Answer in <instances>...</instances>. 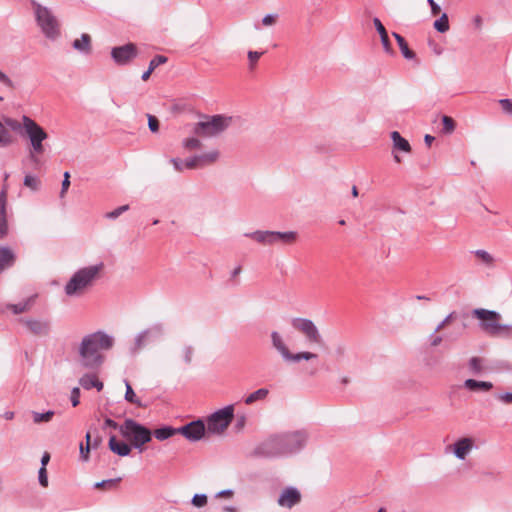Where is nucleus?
<instances>
[{"label":"nucleus","mask_w":512,"mask_h":512,"mask_svg":"<svg viewBox=\"0 0 512 512\" xmlns=\"http://www.w3.org/2000/svg\"><path fill=\"white\" fill-rule=\"evenodd\" d=\"M271 340L273 347L281 354L285 361H288L291 352L286 346L281 335L278 332L274 331L271 333Z\"/></svg>","instance_id":"18"},{"label":"nucleus","mask_w":512,"mask_h":512,"mask_svg":"<svg viewBox=\"0 0 512 512\" xmlns=\"http://www.w3.org/2000/svg\"><path fill=\"white\" fill-rule=\"evenodd\" d=\"M120 480H121L120 478L102 480L100 482H96L94 484V487L96 489L103 488L105 490H114L117 488Z\"/></svg>","instance_id":"30"},{"label":"nucleus","mask_w":512,"mask_h":512,"mask_svg":"<svg viewBox=\"0 0 512 512\" xmlns=\"http://www.w3.org/2000/svg\"><path fill=\"white\" fill-rule=\"evenodd\" d=\"M191 503L198 508L204 507L207 504L206 494H195L191 500Z\"/></svg>","instance_id":"42"},{"label":"nucleus","mask_w":512,"mask_h":512,"mask_svg":"<svg viewBox=\"0 0 512 512\" xmlns=\"http://www.w3.org/2000/svg\"><path fill=\"white\" fill-rule=\"evenodd\" d=\"M473 316L481 321V328L492 336L510 337L512 336V327L501 324V315L495 311L486 309H475Z\"/></svg>","instance_id":"4"},{"label":"nucleus","mask_w":512,"mask_h":512,"mask_svg":"<svg viewBox=\"0 0 512 512\" xmlns=\"http://www.w3.org/2000/svg\"><path fill=\"white\" fill-rule=\"evenodd\" d=\"M475 444V441L471 437H463L460 438L456 443H454L452 448H472Z\"/></svg>","instance_id":"37"},{"label":"nucleus","mask_w":512,"mask_h":512,"mask_svg":"<svg viewBox=\"0 0 512 512\" xmlns=\"http://www.w3.org/2000/svg\"><path fill=\"white\" fill-rule=\"evenodd\" d=\"M109 448H129L126 444H119L115 436H111L109 439Z\"/></svg>","instance_id":"56"},{"label":"nucleus","mask_w":512,"mask_h":512,"mask_svg":"<svg viewBox=\"0 0 512 512\" xmlns=\"http://www.w3.org/2000/svg\"><path fill=\"white\" fill-rule=\"evenodd\" d=\"M498 399L506 404H512V393H504L498 396Z\"/></svg>","instance_id":"59"},{"label":"nucleus","mask_w":512,"mask_h":512,"mask_svg":"<svg viewBox=\"0 0 512 512\" xmlns=\"http://www.w3.org/2000/svg\"><path fill=\"white\" fill-rule=\"evenodd\" d=\"M111 56L117 64H127L137 56V47L133 43H128L126 45L119 47H114L111 51Z\"/></svg>","instance_id":"12"},{"label":"nucleus","mask_w":512,"mask_h":512,"mask_svg":"<svg viewBox=\"0 0 512 512\" xmlns=\"http://www.w3.org/2000/svg\"><path fill=\"white\" fill-rule=\"evenodd\" d=\"M80 451V460L86 462L90 458L91 450H79Z\"/></svg>","instance_id":"62"},{"label":"nucleus","mask_w":512,"mask_h":512,"mask_svg":"<svg viewBox=\"0 0 512 512\" xmlns=\"http://www.w3.org/2000/svg\"><path fill=\"white\" fill-rule=\"evenodd\" d=\"M0 82L10 89H14L13 81L0 70Z\"/></svg>","instance_id":"53"},{"label":"nucleus","mask_w":512,"mask_h":512,"mask_svg":"<svg viewBox=\"0 0 512 512\" xmlns=\"http://www.w3.org/2000/svg\"><path fill=\"white\" fill-rule=\"evenodd\" d=\"M80 390L78 387L73 388L71 392V402L73 407H76L79 404Z\"/></svg>","instance_id":"54"},{"label":"nucleus","mask_w":512,"mask_h":512,"mask_svg":"<svg viewBox=\"0 0 512 512\" xmlns=\"http://www.w3.org/2000/svg\"><path fill=\"white\" fill-rule=\"evenodd\" d=\"M122 435L134 446L140 447L151 440V431L134 420L128 419L120 427Z\"/></svg>","instance_id":"9"},{"label":"nucleus","mask_w":512,"mask_h":512,"mask_svg":"<svg viewBox=\"0 0 512 512\" xmlns=\"http://www.w3.org/2000/svg\"><path fill=\"white\" fill-rule=\"evenodd\" d=\"M14 142V136L0 120V147L10 146Z\"/></svg>","instance_id":"23"},{"label":"nucleus","mask_w":512,"mask_h":512,"mask_svg":"<svg viewBox=\"0 0 512 512\" xmlns=\"http://www.w3.org/2000/svg\"><path fill=\"white\" fill-rule=\"evenodd\" d=\"M183 146L187 150H195V149H200L202 146V143L199 139L192 137V138L185 139L183 142Z\"/></svg>","instance_id":"38"},{"label":"nucleus","mask_w":512,"mask_h":512,"mask_svg":"<svg viewBox=\"0 0 512 512\" xmlns=\"http://www.w3.org/2000/svg\"><path fill=\"white\" fill-rule=\"evenodd\" d=\"M473 23H474L475 28H476L477 30H479V31H480V30H482V27H483V19H482V17H481L480 15H477V16H475V17H474V19H473Z\"/></svg>","instance_id":"60"},{"label":"nucleus","mask_w":512,"mask_h":512,"mask_svg":"<svg viewBox=\"0 0 512 512\" xmlns=\"http://www.w3.org/2000/svg\"><path fill=\"white\" fill-rule=\"evenodd\" d=\"M264 52H258V51H249L248 52V60H249V68L253 70L260 59V57L263 55Z\"/></svg>","instance_id":"40"},{"label":"nucleus","mask_w":512,"mask_h":512,"mask_svg":"<svg viewBox=\"0 0 512 512\" xmlns=\"http://www.w3.org/2000/svg\"><path fill=\"white\" fill-rule=\"evenodd\" d=\"M469 369L473 374H480L487 369L485 360L480 357H472L469 360Z\"/></svg>","instance_id":"27"},{"label":"nucleus","mask_w":512,"mask_h":512,"mask_svg":"<svg viewBox=\"0 0 512 512\" xmlns=\"http://www.w3.org/2000/svg\"><path fill=\"white\" fill-rule=\"evenodd\" d=\"M452 318H453V314H450L448 315L436 328V332H439L441 331L442 329H444L447 325L450 324V322L452 321Z\"/></svg>","instance_id":"57"},{"label":"nucleus","mask_w":512,"mask_h":512,"mask_svg":"<svg viewBox=\"0 0 512 512\" xmlns=\"http://www.w3.org/2000/svg\"><path fill=\"white\" fill-rule=\"evenodd\" d=\"M73 47L83 53L89 54L91 52V37L89 34H82L81 38L74 40Z\"/></svg>","instance_id":"22"},{"label":"nucleus","mask_w":512,"mask_h":512,"mask_svg":"<svg viewBox=\"0 0 512 512\" xmlns=\"http://www.w3.org/2000/svg\"><path fill=\"white\" fill-rule=\"evenodd\" d=\"M128 209H129L128 205L120 206V207L116 208L115 210L106 213V218L116 219L117 217H119L122 213H124Z\"/></svg>","instance_id":"44"},{"label":"nucleus","mask_w":512,"mask_h":512,"mask_svg":"<svg viewBox=\"0 0 512 512\" xmlns=\"http://www.w3.org/2000/svg\"><path fill=\"white\" fill-rule=\"evenodd\" d=\"M96 379L97 376L95 374H85L80 378L79 382L84 389L89 390L94 387Z\"/></svg>","instance_id":"36"},{"label":"nucleus","mask_w":512,"mask_h":512,"mask_svg":"<svg viewBox=\"0 0 512 512\" xmlns=\"http://www.w3.org/2000/svg\"><path fill=\"white\" fill-rule=\"evenodd\" d=\"M168 58L163 55L155 56L149 63L150 71H154L159 65L165 64Z\"/></svg>","instance_id":"43"},{"label":"nucleus","mask_w":512,"mask_h":512,"mask_svg":"<svg viewBox=\"0 0 512 512\" xmlns=\"http://www.w3.org/2000/svg\"><path fill=\"white\" fill-rule=\"evenodd\" d=\"M193 353H194V350H193V348L191 346H183L180 349L179 357L182 359V361L186 365H189L192 362Z\"/></svg>","instance_id":"35"},{"label":"nucleus","mask_w":512,"mask_h":512,"mask_svg":"<svg viewBox=\"0 0 512 512\" xmlns=\"http://www.w3.org/2000/svg\"><path fill=\"white\" fill-rule=\"evenodd\" d=\"M34 13L42 33L49 39L55 40L61 34L60 23L50 9L33 2Z\"/></svg>","instance_id":"6"},{"label":"nucleus","mask_w":512,"mask_h":512,"mask_svg":"<svg viewBox=\"0 0 512 512\" xmlns=\"http://www.w3.org/2000/svg\"><path fill=\"white\" fill-rule=\"evenodd\" d=\"M178 434L177 428L163 427L154 431V436L158 440H165Z\"/></svg>","instance_id":"29"},{"label":"nucleus","mask_w":512,"mask_h":512,"mask_svg":"<svg viewBox=\"0 0 512 512\" xmlns=\"http://www.w3.org/2000/svg\"><path fill=\"white\" fill-rule=\"evenodd\" d=\"M317 358V354L311 352H299V353H291L288 361L289 362H299L301 360H311Z\"/></svg>","instance_id":"34"},{"label":"nucleus","mask_w":512,"mask_h":512,"mask_svg":"<svg viewBox=\"0 0 512 512\" xmlns=\"http://www.w3.org/2000/svg\"><path fill=\"white\" fill-rule=\"evenodd\" d=\"M126 384V393H125V399L126 401L132 403V404H135L137 405L138 407H142V403L141 401L137 398L134 390L132 389L131 385L129 384V382H125Z\"/></svg>","instance_id":"33"},{"label":"nucleus","mask_w":512,"mask_h":512,"mask_svg":"<svg viewBox=\"0 0 512 512\" xmlns=\"http://www.w3.org/2000/svg\"><path fill=\"white\" fill-rule=\"evenodd\" d=\"M50 461V454L48 452H45L41 457V467H45Z\"/></svg>","instance_id":"64"},{"label":"nucleus","mask_w":512,"mask_h":512,"mask_svg":"<svg viewBox=\"0 0 512 512\" xmlns=\"http://www.w3.org/2000/svg\"><path fill=\"white\" fill-rule=\"evenodd\" d=\"M434 28L440 33H445L450 29L449 20L446 13H443L441 17L434 22Z\"/></svg>","instance_id":"32"},{"label":"nucleus","mask_w":512,"mask_h":512,"mask_svg":"<svg viewBox=\"0 0 512 512\" xmlns=\"http://www.w3.org/2000/svg\"><path fill=\"white\" fill-rule=\"evenodd\" d=\"M177 431L178 434H181L190 441L209 439L207 435L205 422L202 419L192 421L180 428H177Z\"/></svg>","instance_id":"10"},{"label":"nucleus","mask_w":512,"mask_h":512,"mask_svg":"<svg viewBox=\"0 0 512 512\" xmlns=\"http://www.w3.org/2000/svg\"><path fill=\"white\" fill-rule=\"evenodd\" d=\"M113 343V338L101 331L84 336L77 350L81 365L88 369L100 367L104 362L102 351L112 348Z\"/></svg>","instance_id":"1"},{"label":"nucleus","mask_w":512,"mask_h":512,"mask_svg":"<svg viewBox=\"0 0 512 512\" xmlns=\"http://www.w3.org/2000/svg\"><path fill=\"white\" fill-rule=\"evenodd\" d=\"M246 417L244 415L237 417L235 426L240 430L245 426Z\"/></svg>","instance_id":"61"},{"label":"nucleus","mask_w":512,"mask_h":512,"mask_svg":"<svg viewBox=\"0 0 512 512\" xmlns=\"http://www.w3.org/2000/svg\"><path fill=\"white\" fill-rule=\"evenodd\" d=\"M35 301V297L31 296L24 300L23 302H20L19 304H9L7 305V309L11 310L14 314H21L24 312L29 311Z\"/></svg>","instance_id":"21"},{"label":"nucleus","mask_w":512,"mask_h":512,"mask_svg":"<svg viewBox=\"0 0 512 512\" xmlns=\"http://www.w3.org/2000/svg\"><path fill=\"white\" fill-rule=\"evenodd\" d=\"M471 450H446L447 453L453 454L459 460H466Z\"/></svg>","instance_id":"50"},{"label":"nucleus","mask_w":512,"mask_h":512,"mask_svg":"<svg viewBox=\"0 0 512 512\" xmlns=\"http://www.w3.org/2000/svg\"><path fill=\"white\" fill-rule=\"evenodd\" d=\"M185 168L187 169H197V168H201V165H200V161H199V157L198 156H194L190 159H188L185 163Z\"/></svg>","instance_id":"48"},{"label":"nucleus","mask_w":512,"mask_h":512,"mask_svg":"<svg viewBox=\"0 0 512 512\" xmlns=\"http://www.w3.org/2000/svg\"><path fill=\"white\" fill-rule=\"evenodd\" d=\"M233 495V491L231 489H225L216 494V497H231Z\"/></svg>","instance_id":"63"},{"label":"nucleus","mask_w":512,"mask_h":512,"mask_svg":"<svg viewBox=\"0 0 512 512\" xmlns=\"http://www.w3.org/2000/svg\"><path fill=\"white\" fill-rule=\"evenodd\" d=\"M276 21H277V15H266L262 19V23L264 26H272L276 23Z\"/></svg>","instance_id":"55"},{"label":"nucleus","mask_w":512,"mask_h":512,"mask_svg":"<svg viewBox=\"0 0 512 512\" xmlns=\"http://www.w3.org/2000/svg\"><path fill=\"white\" fill-rule=\"evenodd\" d=\"M171 163L173 164L175 170L178 172H182L185 167L184 163L180 159H177V158L171 159Z\"/></svg>","instance_id":"58"},{"label":"nucleus","mask_w":512,"mask_h":512,"mask_svg":"<svg viewBox=\"0 0 512 512\" xmlns=\"http://www.w3.org/2000/svg\"><path fill=\"white\" fill-rule=\"evenodd\" d=\"M391 139L393 142V153H394V160L396 163H401L402 160L399 157L396 151H402L404 153H410L411 152V145L409 142L403 138L398 131L391 132Z\"/></svg>","instance_id":"15"},{"label":"nucleus","mask_w":512,"mask_h":512,"mask_svg":"<svg viewBox=\"0 0 512 512\" xmlns=\"http://www.w3.org/2000/svg\"><path fill=\"white\" fill-rule=\"evenodd\" d=\"M7 185L4 184L0 192V239L8 234V222L6 216Z\"/></svg>","instance_id":"16"},{"label":"nucleus","mask_w":512,"mask_h":512,"mask_svg":"<svg viewBox=\"0 0 512 512\" xmlns=\"http://www.w3.org/2000/svg\"><path fill=\"white\" fill-rule=\"evenodd\" d=\"M53 416L54 411H47L45 413L32 412V420L35 424L50 422Z\"/></svg>","instance_id":"31"},{"label":"nucleus","mask_w":512,"mask_h":512,"mask_svg":"<svg viewBox=\"0 0 512 512\" xmlns=\"http://www.w3.org/2000/svg\"><path fill=\"white\" fill-rule=\"evenodd\" d=\"M476 257L488 265H491L493 263V257L484 250H478L476 252Z\"/></svg>","instance_id":"45"},{"label":"nucleus","mask_w":512,"mask_h":512,"mask_svg":"<svg viewBox=\"0 0 512 512\" xmlns=\"http://www.w3.org/2000/svg\"><path fill=\"white\" fill-rule=\"evenodd\" d=\"M281 444L287 446H305L307 445V434L304 431H295L281 436Z\"/></svg>","instance_id":"17"},{"label":"nucleus","mask_w":512,"mask_h":512,"mask_svg":"<svg viewBox=\"0 0 512 512\" xmlns=\"http://www.w3.org/2000/svg\"><path fill=\"white\" fill-rule=\"evenodd\" d=\"M148 126H149V129L153 133L158 132V130H159V121H158V119L155 116H153V115H148Z\"/></svg>","instance_id":"49"},{"label":"nucleus","mask_w":512,"mask_h":512,"mask_svg":"<svg viewBox=\"0 0 512 512\" xmlns=\"http://www.w3.org/2000/svg\"><path fill=\"white\" fill-rule=\"evenodd\" d=\"M4 125L8 128V127H11L12 129H19L20 126H22V122L19 123L17 120L15 119H12V118H9V117H6L4 118Z\"/></svg>","instance_id":"52"},{"label":"nucleus","mask_w":512,"mask_h":512,"mask_svg":"<svg viewBox=\"0 0 512 512\" xmlns=\"http://www.w3.org/2000/svg\"><path fill=\"white\" fill-rule=\"evenodd\" d=\"M101 444V438L97 431L89 430L86 433V446L85 448H96ZM79 448H84L83 443H80Z\"/></svg>","instance_id":"28"},{"label":"nucleus","mask_w":512,"mask_h":512,"mask_svg":"<svg viewBox=\"0 0 512 512\" xmlns=\"http://www.w3.org/2000/svg\"><path fill=\"white\" fill-rule=\"evenodd\" d=\"M104 268L103 263L88 266L79 269L73 274L70 280L65 285V293L68 296H81L83 295L99 278L101 271Z\"/></svg>","instance_id":"2"},{"label":"nucleus","mask_w":512,"mask_h":512,"mask_svg":"<svg viewBox=\"0 0 512 512\" xmlns=\"http://www.w3.org/2000/svg\"><path fill=\"white\" fill-rule=\"evenodd\" d=\"M232 118L224 115H214L206 120L198 122L194 127V133L203 138L218 136L231 124Z\"/></svg>","instance_id":"7"},{"label":"nucleus","mask_w":512,"mask_h":512,"mask_svg":"<svg viewBox=\"0 0 512 512\" xmlns=\"http://www.w3.org/2000/svg\"><path fill=\"white\" fill-rule=\"evenodd\" d=\"M22 128L30 141L29 157L38 163V157L45 152L44 141L48 139L47 132L32 118L22 116Z\"/></svg>","instance_id":"3"},{"label":"nucleus","mask_w":512,"mask_h":512,"mask_svg":"<svg viewBox=\"0 0 512 512\" xmlns=\"http://www.w3.org/2000/svg\"><path fill=\"white\" fill-rule=\"evenodd\" d=\"M269 394V390L266 389V388H260L254 392H252L251 394H249L245 399H244V403L246 405H251L257 401H262V400H265L266 397L268 396Z\"/></svg>","instance_id":"24"},{"label":"nucleus","mask_w":512,"mask_h":512,"mask_svg":"<svg viewBox=\"0 0 512 512\" xmlns=\"http://www.w3.org/2000/svg\"><path fill=\"white\" fill-rule=\"evenodd\" d=\"M301 501V494L295 487H287L282 490L278 498V505L285 508H292Z\"/></svg>","instance_id":"13"},{"label":"nucleus","mask_w":512,"mask_h":512,"mask_svg":"<svg viewBox=\"0 0 512 512\" xmlns=\"http://www.w3.org/2000/svg\"><path fill=\"white\" fill-rule=\"evenodd\" d=\"M234 419V405H228L209 415L205 422L208 438L222 436Z\"/></svg>","instance_id":"5"},{"label":"nucleus","mask_w":512,"mask_h":512,"mask_svg":"<svg viewBox=\"0 0 512 512\" xmlns=\"http://www.w3.org/2000/svg\"><path fill=\"white\" fill-rule=\"evenodd\" d=\"M250 238L262 245H292L297 241V233L294 231L278 232V231H255L247 234Z\"/></svg>","instance_id":"8"},{"label":"nucleus","mask_w":512,"mask_h":512,"mask_svg":"<svg viewBox=\"0 0 512 512\" xmlns=\"http://www.w3.org/2000/svg\"><path fill=\"white\" fill-rule=\"evenodd\" d=\"M294 329L302 333L310 343L318 344L321 342V335L315 324L304 318H295L292 320Z\"/></svg>","instance_id":"11"},{"label":"nucleus","mask_w":512,"mask_h":512,"mask_svg":"<svg viewBox=\"0 0 512 512\" xmlns=\"http://www.w3.org/2000/svg\"><path fill=\"white\" fill-rule=\"evenodd\" d=\"M20 322L24 327L34 335H46L49 332V323L47 321L26 318L21 319Z\"/></svg>","instance_id":"14"},{"label":"nucleus","mask_w":512,"mask_h":512,"mask_svg":"<svg viewBox=\"0 0 512 512\" xmlns=\"http://www.w3.org/2000/svg\"><path fill=\"white\" fill-rule=\"evenodd\" d=\"M38 481L42 487L48 486V476H47V470L45 467H40L39 472H38Z\"/></svg>","instance_id":"46"},{"label":"nucleus","mask_w":512,"mask_h":512,"mask_svg":"<svg viewBox=\"0 0 512 512\" xmlns=\"http://www.w3.org/2000/svg\"><path fill=\"white\" fill-rule=\"evenodd\" d=\"M219 155L220 153L218 150L198 155L201 168L214 164L219 159Z\"/></svg>","instance_id":"25"},{"label":"nucleus","mask_w":512,"mask_h":512,"mask_svg":"<svg viewBox=\"0 0 512 512\" xmlns=\"http://www.w3.org/2000/svg\"><path fill=\"white\" fill-rule=\"evenodd\" d=\"M24 185L31 190H38L40 186V180L34 176L26 175L24 179Z\"/></svg>","instance_id":"39"},{"label":"nucleus","mask_w":512,"mask_h":512,"mask_svg":"<svg viewBox=\"0 0 512 512\" xmlns=\"http://www.w3.org/2000/svg\"><path fill=\"white\" fill-rule=\"evenodd\" d=\"M499 104L501 105V107L505 113L512 115V100L511 99H501V100H499Z\"/></svg>","instance_id":"51"},{"label":"nucleus","mask_w":512,"mask_h":512,"mask_svg":"<svg viewBox=\"0 0 512 512\" xmlns=\"http://www.w3.org/2000/svg\"><path fill=\"white\" fill-rule=\"evenodd\" d=\"M465 388L471 391H490L493 388V384L487 381H477L474 379H467L464 382Z\"/></svg>","instance_id":"20"},{"label":"nucleus","mask_w":512,"mask_h":512,"mask_svg":"<svg viewBox=\"0 0 512 512\" xmlns=\"http://www.w3.org/2000/svg\"><path fill=\"white\" fill-rule=\"evenodd\" d=\"M63 176H64V179L62 181V188H61V192H60V197L61 198H64L66 192L68 191V189L70 187V174H69V172H65Z\"/></svg>","instance_id":"47"},{"label":"nucleus","mask_w":512,"mask_h":512,"mask_svg":"<svg viewBox=\"0 0 512 512\" xmlns=\"http://www.w3.org/2000/svg\"><path fill=\"white\" fill-rule=\"evenodd\" d=\"M373 23L375 25L376 30L380 34V38H381V42H382L384 50L389 54L393 53V49H392V45H391V42L388 37V33H387L385 27L383 26V24L381 23V21L378 18H374Z\"/></svg>","instance_id":"19"},{"label":"nucleus","mask_w":512,"mask_h":512,"mask_svg":"<svg viewBox=\"0 0 512 512\" xmlns=\"http://www.w3.org/2000/svg\"><path fill=\"white\" fill-rule=\"evenodd\" d=\"M393 36L395 37L403 56L406 59H413L415 57V53L408 47L406 40L398 33H393Z\"/></svg>","instance_id":"26"},{"label":"nucleus","mask_w":512,"mask_h":512,"mask_svg":"<svg viewBox=\"0 0 512 512\" xmlns=\"http://www.w3.org/2000/svg\"><path fill=\"white\" fill-rule=\"evenodd\" d=\"M443 129L445 133H452L455 129V121L449 116L442 117Z\"/></svg>","instance_id":"41"}]
</instances>
